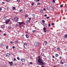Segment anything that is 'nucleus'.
<instances>
[{"label": "nucleus", "instance_id": "f257e3e1", "mask_svg": "<svg viewBox=\"0 0 67 67\" xmlns=\"http://www.w3.org/2000/svg\"><path fill=\"white\" fill-rule=\"evenodd\" d=\"M38 63H37V64L39 65H44V62L43 61L42 59L41 58H39L38 59Z\"/></svg>", "mask_w": 67, "mask_h": 67}, {"label": "nucleus", "instance_id": "f03ea898", "mask_svg": "<svg viewBox=\"0 0 67 67\" xmlns=\"http://www.w3.org/2000/svg\"><path fill=\"white\" fill-rule=\"evenodd\" d=\"M14 20L16 22H18L19 21V18L17 17H15L14 18Z\"/></svg>", "mask_w": 67, "mask_h": 67}, {"label": "nucleus", "instance_id": "7ed1b4c3", "mask_svg": "<svg viewBox=\"0 0 67 67\" xmlns=\"http://www.w3.org/2000/svg\"><path fill=\"white\" fill-rule=\"evenodd\" d=\"M34 45L35 46H36V47H38V46L40 45V44H39V43H38V42H36L35 43Z\"/></svg>", "mask_w": 67, "mask_h": 67}, {"label": "nucleus", "instance_id": "20e7f679", "mask_svg": "<svg viewBox=\"0 0 67 67\" xmlns=\"http://www.w3.org/2000/svg\"><path fill=\"white\" fill-rule=\"evenodd\" d=\"M9 22H11V21H10V19H7L5 21V23L6 24H8V23Z\"/></svg>", "mask_w": 67, "mask_h": 67}, {"label": "nucleus", "instance_id": "39448f33", "mask_svg": "<svg viewBox=\"0 0 67 67\" xmlns=\"http://www.w3.org/2000/svg\"><path fill=\"white\" fill-rule=\"evenodd\" d=\"M21 61L22 62H25V59H23V58H22L21 59Z\"/></svg>", "mask_w": 67, "mask_h": 67}, {"label": "nucleus", "instance_id": "423d86ee", "mask_svg": "<svg viewBox=\"0 0 67 67\" xmlns=\"http://www.w3.org/2000/svg\"><path fill=\"white\" fill-rule=\"evenodd\" d=\"M43 25L44 26H45V27H47V25L46 23H43Z\"/></svg>", "mask_w": 67, "mask_h": 67}, {"label": "nucleus", "instance_id": "0eeeda50", "mask_svg": "<svg viewBox=\"0 0 67 67\" xmlns=\"http://www.w3.org/2000/svg\"><path fill=\"white\" fill-rule=\"evenodd\" d=\"M6 55L7 56L9 57V56L11 55V54H10V53H7L6 54Z\"/></svg>", "mask_w": 67, "mask_h": 67}, {"label": "nucleus", "instance_id": "6e6552de", "mask_svg": "<svg viewBox=\"0 0 67 67\" xmlns=\"http://www.w3.org/2000/svg\"><path fill=\"white\" fill-rule=\"evenodd\" d=\"M8 63H9V64L10 65H12V64H13V62H9Z\"/></svg>", "mask_w": 67, "mask_h": 67}, {"label": "nucleus", "instance_id": "1a4fd4ad", "mask_svg": "<svg viewBox=\"0 0 67 67\" xmlns=\"http://www.w3.org/2000/svg\"><path fill=\"white\" fill-rule=\"evenodd\" d=\"M19 23V25H21L23 24V23H24V22H18V23Z\"/></svg>", "mask_w": 67, "mask_h": 67}, {"label": "nucleus", "instance_id": "9d476101", "mask_svg": "<svg viewBox=\"0 0 67 67\" xmlns=\"http://www.w3.org/2000/svg\"><path fill=\"white\" fill-rule=\"evenodd\" d=\"M43 30L44 32H46V28L44 27L43 28Z\"/></svg>", "mask_w": 67, "mask_h": 67}, {"label": "nucleus", "instance_id": "9b49d317", "mask_svg": "<svg viewBox=\"0 0 67 67\" xmlns=\"http://www.w3.org/2000/svg\"><path fill=\"white\" fill-rule=\"evenodd\" d=\"M4 27H5V26H4V25H2L1 27V28H2V29H4Z\"/></svg>", "mask_w": 67, "mask_h": 67}, {"label": "nucleus", "instance_id": "f8f14e48", "mask_svg": "<svg viewBox=\"0 0 67 67\" xmlns=\"http://www.w3.org/2000/svg\"><path fill=\"white\" fill-rule=\"evenodd\" d=\"M8 29H9V30H10V29H12V27L10 26H8Z\"/></svg>", "mask_w": 67, "mask_h": 67}, {"label": "nucleus", "instance_id": "ddd939ff", "mask_svg": "<svg viewBox=\"0 0 67 67\" xmlns=\"http://www.w3.org/2000/svg\"><path fill=\"white\" fill-rule=\"evenodd\" d=\"M49 9H50V10H52V9H53V7H52V6H50L49 7Z\"/></svg>", "mask_w": 67, "mask_h": 67}, {"label": "nucleus", "instance_id": "4468645a", "mask_svg": "<svg viewBox=\"0 0 67 67\" xmlns=\"http://www.w3.org/2000/svg\"><path fill=\"white\" fill-rule=\"evenodd\" d=\"M55 56L56 57H58V56L59 55H58V54H55Z\"/></svg>", "mask_w": 67, "mask_h": 67}, {"label": "nucleus", "instance_id": "2eb2a0df", "mask_svg": "<svg viewBox=\"0 0 67 67\" xmlns=\"http://www.w3.org/2000/svg\"><path fill=\"white\" fill-rule=\"evenodd\" d=\"M44 43L45 44V45H47V41H44Z\"/></svg>", "mask_w": 67, "mask_h": 67}, {"label": "nucleus", "instance_id": "dca6fc26", "mask_svg": "<svg viewBox=\"0 0 67 67\" xmlns=\"http://www.w3.org/2000/svg\"><path fill=\"white\" fill-rule=\"evenodd\" d=\"M42 56H43L45 57H46V56L44 55V53H42Z\"/></svg>", "mask_w": 67, "mask_h": 67}, {"label": "nucleus", "instance_id": "f3484780", "mask_svg": "<svg viewBox=\"0 0 67 67\" xmlns=\"http://www.w3.org/2000/svg\"><path fill=\"white\" fill-rule=\"evenodd\" d=\"M24 45H26V46H27V43H26V42H25L24 43Z\"/></svg>", "mask_w": 67, "mask_h": 67}, {"label": "nucleus", "instance_id": "a211bd4d", "mask_svg": "<svg viewBox=\"0 0 67 67\" xmlns=\"http://www.w3.org/2000/svg\"><path fill=\"white\" fill-rule=\"evenodd\" d=\"M57 49L58 51H59L60 50V48L59 47L57 48Z\"/></svg>", "mask_w": 67, "mask_h": 67}, {"label": "nucleus", "instance_id": "6ab92c4d", "mask_svg": "<svg viewBox=\"0 0 67 67\" xmlns=\"http://www.w3.org/2000/svg\"><path fill=\"white\" fill-rule=\"evenodd\" d=\"M60 63L61 64H62V65H63V64H64V62H63L62 61L60 62Z\"/></svg>", "mask_w": 67, "mask_h": 67}, {"label": "nucleus", "instance_id": "aec40b11", "mask_svg": "<svg viewBox=\"0 0 67 67\" xmlns=\"http://www.w3.org/2000/svg\"><path fill=\"white\" fill-rule=\"evenodd\" d=\"M23 10H20V12H21V13H23Z\"/></svg>", "mask_w": 67, "mask_h": 67}, {"label": "nucleus", "instance_id": "412c9836", "mask_svg": "<svg viewBox=\"0 0 67 67\" xmlns=\"http://www.w3.org/2000/svg\"><path fill=\"white\" fill-rule=\"evenodd\" d=\"M65 38H67V34H66L64 35Z\"/></svg>", "mask_w": 67, "mask_h": 67}, {"label": "nucleus", "instance_id": "4be33fe9", "mask_svg": "<svg viewBox=\"0 0 67 67\" xmlns=\"http://www.w3.org/2000/svg\"><path fill=\"white\" fill-rule=\"evenodd\" d=\"M26 36L27 38H29V37L28 35H26Z\"/></svg>", "mask_w": 67, "mask_h": 67}, {"label": "nucleus", "instance_id": "5701e85b", "mask_svg": "<svg viewBox=\"0 0 67 67\" xmlns=\"http://www.w3.org/2000/svg\"><path fill=\"white\" fill-rule=\"evenodd\" d=\"M40 11L41 13H43V10H40Z\"/></svg>", "mask_w": 67, "mask_h": 67}, {"label": "nucleus", "instance_id": "b1692460", "mask_svg": "<svg viewBox=\"0 0 67 67\" xmlns=\"http://www.w3.org/2000/svg\"><path fill=\"white\" fill-rule=\"evenodd\" d=\"M4 46V45L3 44V43H1V46Z\"/></svg>", "mask_w": 67, "mask_h": 67}, {"label": "nucleus", "instance_id": "393cba45", "mask_svg": "<svg viewBox=\"0 0 67 67\" xmlns=\"http://www.w3.org/2000/svg\"><path fill=\"white\" fill-rule=\"evenodd\" d=\"M32 16H35V15L33 14H32Z\"/></svg>", "mask_w": 67, "mask_h": 67}, {"label": "nucleus", "instance_id": "a878e982", "mask_svg": "<svg viewBox=\"0 0 67 67\" xmlns=\"http://www.w3.org/2000/svg\"><path fill=\"white\" fill-rule=\"evenodd\" d=\"M25 23H26V24L24 23H24H23V24L24 25H26V22Z\"/></svg>", "mask_w": 67, "mask_h": 67}, {"label": "nucleus", "instance_id": "bb28decb", "mask_svg": "<svg viewBox=\"0 0 67 67\" xmlns=\"http://www.w3.org/2000/svg\"><path fill=\"white\" fill-rule=\"evenodd\" d=\"M42 23H45V21L44 20H42Z\"/></svg>", "mask_w": 67, "mask_h": 67}, {"label": "nucleus", "instance_id": "cd10ccee", "mask_svg": "<svg viewBox=\"0 0 67 67\" xmlns=\"http://www.w3.org/2000/svg\"><path fill=\"white\" fill-rule=\"evenodd\" d=\"M8 46L7 45V46H6V49H7L8 48Z\"/></svg>", "mask_w": 67, "mask_h": 67}, {"label": "nucleus", "instance_id": "c85d7f7f", "mask_svg": "<svg viewBox=\"0 0 67 67\" xmlns=\"http://www.w3.org/2000/svg\"><path fill=\"white\" fill-rule=\"evenodd\" d=\"M2 4H4L5 3L4 2H2Z\"/></svg>", "mask_w": 67, "mask_h": 67}, {"label": "nucleus", "instance_id": "c756f323", "mask_svg": "<svg viewBox=\"0 0 67 67\" xmlns=\"http://www.w3.org/2000/svg\"><path fill=\"white\" fill-rule=\"evenodd\" d=\"M25 17H27L28 16V15L27 14H26L25 15Z\"/></svg>", "mask_w": 67, "mask_h": 67}, {"label": "nucleus", "instance_id": "7c9ffc66", "mask_svg": "<svg viewBox=\"0 0 67 67\" xmlns=\"http://www.w3.org/2000/svg\"><path fill=\"white\" fill-rule=\"evenodd\" d=\"M15 7H13V10H15Z\"/></svg>", "mask_w": 67, "mask_h": 67}, {"label": "nucleus", "instance_id": "2f4dec72", "mask_svg": "<svg viewBox=\"0 0 67 67\" xmlns=\"http://www.w3.org/2000/svg\"><path fill=\"white\" fill-rule=\"evenodd\" d=\"M15 42L16 43H17L18 42V41H15Z\"/></svg>", "mask_w": 67, "mask_h": 67}, {"label": "nucleus", "instance_id": "473e14b6", "mask_svg": "<svg viewBox=\"0 0 67 67\" xmlns=\"http://www.w3.org/2000/svg\"><path fill=\"white\" fill-rule=\"evenodd\" d=\"M34 4L33 2L31 4V5H34Z\"/></svg>", "mask_w": 67, "mask_h": 67}, {"label": "nucleus", "instance_id": "72a5a7b5", "mask_svg": "<svg viewBox=\"0 0 67 67\" xmlns=\"http://www.w3.org/2000/svg\"><path fill=\"white\" fill-rule=\"evenodd\" d=\"M15 48V46H13L12 47V48L13 49H14V48Z\"/></svg>", "mask_w": 67, "mask_h": 67}, {"label": "nucleus", "instance_id": "f704fd0d", "mask_svg": "<svg viewBox=\"0 0 67 67\" xmlns=\"http://www.w3.org/2000/svg\"><path fill=\"white\" fill-rule=\"evenodd\" d=\"M48 26H49V27H50V26H51V24H48Z\"/></svg>", "mask_w": 67, "mask_h": 67}, {"label": "nucleus", "instance_id": "c9c22d12", "mask_svg": "<svg viewBox=\"0 0 67 67\" xmlns=\"http://www.w3.org/2000/svg\"><path fill=\"white\" fill-rule=\"evenodd\" d=\"M17 59H18V60H19L20 58L19 57H17Z\"/></svg>", "mask_w": 67, "mask_h": 67}, {"label": "nucleus", "instance_id": "e433bc0d", "mask_svg": "<svg viewBox=\"0 0 67 67\" xmlns=\"http://www.w3.org/2000/svg\"><path fill=\"white\" fill-rule=\"evenodd\" d=\"M33 32V33H35V32H36V31H35V30H33L32 31Z\"/></svg>", "mask_w": 67, "mask_h": 67}, {"label": "nucleus", "instance_id": "4c0bfd02", "mask_svg": "<svg viewBox=\"0 0 67 67\" xmlns=\"http://www.w3.org/2000/svg\"><path fill=\"white\" fill-rule=\"evenodd\" d=\"M14 64L15 65V66H16V65H17L16 63H14Z\"/></svg>", "mask_w": 67, "mask_h": 67}, {"label": "nucleus", "instance_id": "58836bf2", "mask_svg": "<svg viewBox=\"0 0 67 67\" xmlns=\"http://www.w3.org/2000/svg\"><path fill=\"white\" fill-rule=\"evenodd\" d=\"M52 25H55V23H52Z\"/></svg>", "mask_w": 67, "mask_h": 67}, {"label": "nucleus", "instance_id": "ea45409f", "mask_svg": "<svg viewBox=\"0 0 67 67\" xmlns=\"http://www.w3.org/2000/svg\"><path fill=\"white\" fill-rule=\"evenodd\" d=\"M53 2L54 3H55V0H53Z\"/></svg>", "mask_w": 67, "mask_h": 67}, {"label": "nucleus", "instance_id": "a19ab883", "mask_svg": "<svg viewBox=\"0 0 67 67\" xmlns=\"http://www.w3.org/2000/svg\"><path fill=\"white\" fill-rule=\"evenodd\" d=\"M6 1L7 2H9V1H10V0H6Z\"/></svg>", "mask_w": 67, "mask_h": 67}, {"label": "nucleus", "instance_id": "79ce46f5", "mask_svg": "<svg viewBox=\"0 0 67 67\" xmlns=\"http://www.w3.org/2000/svg\"><path fill=\"white\" fill-rule=\"evenodd\" d=\"M15 27H18V25L17 24H16L15 25Z\"/></svg>", "mask_w": 67, "mask_h": 67}, {"label": "nucleus", "instance_id": "37998d69", "mask_svg": "<svg viewBox=\"0 0 67 67\" xmlns=\"http://www.w3.org/2000/svg\"><path fill=\"white\" fill-rule=\"evenodd\" d=\"M46 18H47V19H49V17H46Z\"/></svg>", "mask_w": 67, "mask_h": 67}, {"label": "nucleus", "instance_id": "c03bdc74", "mask_svg": "<svg viewBox=\"0 0 67 67\" xmlns=\"http://www.w3.org/2000/svg\"><path fill=\"white\" fill-rule=\"evenodd\" d=\"M60 7H63V5H60Z\"/></svg>", "mask_w": 67, "mask_h": 67}, {"label": "nucleus", "instance_id": "a18cd8bd", "mask_svg": "<svg viewBox=\"0 0 67 67\" xmlns=\"http://www.w3.org/2000/svg\"><path fill=\"white\" fill-rule=\"evenodd\" d=\"M28 22H29V23H31V21H30V20H28Z\"/></svg>", "mask_w": 67, "mask_h": 67}, {"label": "nucleus", "instance_id": "49530a36", "mask_svg": "<svg viewBox=\"0 0 67 67\" xmlns=\"http://www.w3.org/2000/svg\"><path fill=\"white\" fill-rule=\"evenodd\" d=\"M6 34H5V33L4 34V36H6Z\"/></svg>", "mask_w": 67, "mask_h": 67}, {"label": "nucleus", "instance_id": "de8ad7c7", "mask_svg": "<svg viewBox=\"0 0 67 67\" xmlns=\"http://www.w3.org/2000/svg\"><path fill=\"white\" fill-rule=\"evenodd\" d=\"M52 57L53 58H55V56H54V55L52 56Z\"/></svg>", "mask_w": 67, "mask_h": 67}, {"label": "nucleus", "instance_id": "09e8293b", "mask_svg": "<svg viewBox=\"0 0 67 67\" xmlns=\"http://www.w3.org/2000/svg\"><path fill=\"white\" fill-rule=\"evenodd\" d=\"M14 61H15L16 60V59L15 58H14Z\"/></svg>", "mask_w": 67, "mask_h": 67}, {"label": "nucleus", "instance_id": "8fccbe9b", "mask_svg": "<svg viewBox=\"0 0 67 67\" xmlns=\"http://www.w3.org/2000/svg\"><path fill=\"white\" fill-rule=\"evenodd\" d=\"M62 57H60V59H62Z\"/></svg>", "mask_w": 67, "mask_h": 67}, {"label": "nucleus", "instance_id": "3c124183", "mask_svg": "<svg viewBox=\"0 0 67 67\" xmlns=\"http://www.w3.org/2000/svg\"><path fill=\"white\" fill-rule=\"evenodd\" d=\"M23 46L24 47V48H25V45H23Z\"/></svg>", "mask_w": 67, "mask_h": 67}, {"label": "nucleus", "instance_id": "603ef678", "mask_svg": "<svg viewBox=\"0 0 67 67\" xmlns=\"http://www.w3.org/2000/svg\"><path fill=\"white\" fill-rule=\"evenodd\" d=\"M4 19L5 18V19H4V20H6V17H4Z\"/></svg>", "mask_w": 67, "mask_h": 67}, {"label": "nucleus", "instance_id": "864d4df0", "mask_svg": "<svg viewBox=\"0 0 67 67\" xmlns=\"http://www.w3.org/2000/svg\"><path fill=\"white\" fill-rule=\"evenodd\" d=\"M2 10V8H0V11H1Z\"/></svg>", "mask_w": 67, "mask_h": 67}, {"label": "nucleus", "instance_id": "5fc2aeb1", "mask_svg": "<svg viewBox=\"0 0 67 67\" xmlns=\"http://www.w3.org/2000/svg\"><path fill=\"white\" fill-rule=\"evenodd\" d=\"M37 4H38V5H40V3H37Z\"/></svg>", "mask_w": 67, "mask_h": 67}, {"label": "nucleus", "instance_id": "6e6d98bb", "mask_svg": "<svg viewBox=\"0 0 67 67\" xmlns=\"http://www.w3.org/2000/svg\"><path fill=\"white\" fill-rule=\"evenodd\" d=\"M16 1H18V2H19V1H20V0H16Z\"/></svg>", "mask_w": 67, "mask_h": 67}, {"label": "nucleus", "instance_id": "4d7b16f0", "mask_svg": "<svg viewBox=\"0 0 67 67\" xmlns=\"http://www.w3.org/2000/svg\"><path fill=\"white\" fill-rule=\"evenodd\" d=\"M11 44H12L13 43V42L12 41H11L10 42Z\"/></svg>", "mask_w": 67, "mask_h": 67}, {"label": "nucleus", "instance_id": "13d9d810", "mask_svg": "<svg viewBox=\"0 0 67 67\" xmlns=\"http://www.w3.org/2000/svg\"><path fill=\"white\" fill-rule=\"evenodd\" d=\"M29 20H31V18H29Z\"/></svg>", "mask_w": 67, "mask_h": 67}, {"label": "nucleus", "instance_id": "bf43d9fd", "mask_svg": "<svg viewBox=\"0 0 67 67\" xmlns=\"http://www.w3.org/2000/svg\"><path fill=\"white\" fill-rule=\"evenodd\" d=\"M44 16H47V15L45 14L44 15Z\"/></svg>", "mask_w": 67, "mask_h": 67}, {"label": "nucleus", "instance_id": "052dcab7", "mask_svg": "<svg viewBox=\"0 0 67 67\" xmlns=\"http://www.w3.org/2000/svg\"><path fill=\"white\" fill-rule=\"evenodd\" d=\"M32 62H30V64H32Z\"/></svg>", "mask_w": 67, "mask_h": 67}, {"label": "nucleus", "instance_id": "680f3d73", "mask_svg": "<svg viewBox=\"0 0 67 67\" xmlns=\"http://www.w3.org/2000/svg\"><path fill=\"white\" fill-rule=\"evenodd\" d=\"M43 10H46V9H45V8H43Z\"/></svg>", "mask_w": 67, "mask_h": 67}, {"label": "nucleus", "instance_id": "e2e57ef3", "mask_svg": "<svg viewBox=\"0 0 67 67\" xmlns=\"http://www.w3.org/2000/svg\"><path fill=\"white\" fill-rule=\"evenodd\" d=\"M41 67H44V66H43V65H42L41 66Z\"/></svg>", "mask_w": 67, "mask_h": 67}, {"label": "nucleus", "instance_id": "0e129e2a", "mask_svg": "<svg viewBox=\"0 0 67 67\" xmlns=\"http://www.w3.org/2000/svg\"><path fill=\"white\" fill-rule=\"evenodd\" d=\"M19 52L20 53H22V52L21 51H20Z\"/></svg>", "mask_w": 67, "mask_h": 67}, {"label": "nucleus", "instance_id": "69168bd1", "mask_svg": "<svg viewBox=\"0 0 67 67\" xmlns=\"http://www.w3.org/2000/svg\"><path fill=\"white\" fill-rule=\"evenodd\" d=\"M38 58H40V56H38Z\"/></svg>", "mask_w": 67, "mask_h": 67}, {"label": "nucleus", "instance_id": "338daca9", "mask_svg": "<svg viewBox=\"0 0 67 67\" xmlns=\"http://www.w3.org/2000/svg\"><path fill=\"white\" fill-rule=\"evenodd\" d=\"M52 60H53V61H54V59H53Z\"/></svg>", "mask_w": 67, "mask_h": 67}, {"label": "nucleus", "instance_id": "774afa93", "mask_svg": "<svg viewBox=\"0 0 67 67\" xmlns=\"http://www.w3.org/2000/svg\"><path fill=\"white\" fill-rule=\"evenodd\" d=\"M37 1H40V0H37Z\"/></svg>", "mask_w": 67, "mask_h": 67}]
</instances>
